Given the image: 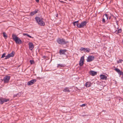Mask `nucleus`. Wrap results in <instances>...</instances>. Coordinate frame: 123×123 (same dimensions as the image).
<instances>
[{"instance_id": "nucleus-12", "label": "nucleus", "mask_w": 123, "mask_h": 123, "mask_svg": "<svg viewBox=\"0 0 123 123\" xmlns=\"http://www.w3.org/2000/svg\"><path fill=\"white\" fill-rule=\"evenodd\" d=\"M29 49L32 50L34 48V46L33 43L31 42H29L28 43Z\"/></svg>"}, {"instance_id": "nucleus-36", "label": "nucleus", "mask_w": 123, "mask_h": 123, "mask_svg": "<svg viewBox=\"0 0 123 123\" xmlns=\"http://www.w3.org/2000/svg\"><path fill=\"white\" fill-rule=\"evenodd\" d=\"M115 69H118V68H116Z\"/></svg>"}, {"instance_id": "nucleus-15", "label": "nucleus", "mask_w": 123, "mask_h": 123, "mask_svg": "<svg viewBox=\"0 0 123 123\" xmlns=\"http://www.w3.org/2000/svg\"><path fill=\"white\" fill-rule=\"evenodd\" d=\"M100 77L101 79L103 80H106L107 79V76L103 74L101 75Z\"/></svg>"}, {"instance_id": "nucleus-16", "label": "nucleus", "mask_w": 123, "mask_h": 123, "mask_svg": "<svg viewBox=\"0 0 123 123\" xmlns=\"http://www.w3.org/2000/svg\"><path fill=\"white\" fill-rule=\"evenodd\" d=\"M92 84L90 82H87L85 84V86L86 87H89L91 86V85Z\"/></svg>"}, {"instance_id": "nucleus-3", "label": "nucleus", "mask_w": 123, "mask_h": 123, "mask_svg": "<svg viewBox=\"0 0 123 123\" xmlns=\"http://www.w3.org/2000/svg\"><path fill=\"white\" fill-rule=\"evenodd\" d=\"M35 19L38 24L42 26H44L45 25V23L39 17H37L35 18Z\"/></svg>"}, {"instance_id": "nucleus-23", "label": "nucleus", "mask_w": 123, "mask_h": 123, "mask_svg": "<svg viewBox=\"0 0 123 123\" xmlns=\"http://www.w3.org/2000/svg\"><path fill=\"white\" fill-rule=\"evenodd\" d=\"M23 35L24 36H27L28 37H30V38H33V37H32L31 36H30L29 35L27 34V33H23Z\"/></svg>"}, {"instance_id": "nucleus-13", "label": "nucleus", "mask_w": 123, "mask_h": 123, "mask_svg": "<svg viewBox=\"0 0 123 123\" xmlns=\"http://www.w3.org/2000/svg\"><path fill=\"white\" fill-rule=\"evenodd\" d=\"M67 50H66L65 49L63 50L60 49L59 51V53L60 55H64Z\"/></svg>"}, {"instance_id": "nucleus-9", "label": "nucleus", "mask_w": 123, "mask_h": 123, "mask_svg": "<svg viewBox=\"0 0 123 123\" xmlns=\"http://www.w3.org/2000/svg\"><path fill=\"white\" fill-rule=\"evenodd\" d=\"M36 81V79H33L29 81L27 83V85L28 86H30L34 84Z\"/></svg>"}, {"instance_id": "nucleus-30", "label": "nucleus", "mask_w": 123, "mask_h": 123, "mask_svg": "<svg viewBox=\"0 0 123 123\" xmlns=\"http://www.w3.org/2000/svg\"><path fill=\"white\" fill-rule=\"evenodd\" d=\"M122 31V30L121 29H119L118 30V33H120Z\"/></svg>"}, {"instance_id": "nucleus-11", "label": "nucleus", "mask_w": 123, "mask_h": 123, "mask_svg": "<svg viewBox=\"0 0 123 123\" xmlns=\"http://www.w3.org/2000/svg\"><path fill=\"white\" fill-rule=\"evenodd\" d=\"M108 16L107 14H106L103 16L102 21L105 23L106 20L108 19Z\"/></svg>"}, {"instance_id": "nucleus-35", "label": "nucleus", "mask_w": 123, "mask_h": 123, "mask_svg": "<svg viewBox=\"0 0 123 123\" xmlns=\"http://www.w3.org/2000/svg\"><path fill=\"white\" fill-rule=\"evenodd\" d=\"M58 16V14H56V17H57V16Z\"/></svg>"}, {"instance_id": "nucleus-34", "label": "nucleus", "mask_w": 123, "mask_h": 123, "mask_svg": "<svg viewBox=\"0 0 123 123\" xmlns=\"http://www.w3.org/2000/svg\"><path fill=\"white\" fill-rule=\"evenodd\" d=\"M111 18V16H110V17H109V19H110Z\"/></svg>"}, {"instance_id": "nucleus-8", "label": "nucleus", "mask_w": 123, "mask_h": 123, "mask_svg": "<svg viewBox=\"0 0 123 123\" xmlns=\"http://www.w3.org/2000/svg\"><path fill=\"white\" fill-rule=\"evenodd\" d=\"M10 78V76H5L3 80L4 81V83H8L9 81Z\"/></svg>"}, {"instance_id": "nucleus-32", "label": "nucleus", "mask_w": 123, "mask_h": 123, "mask_svg": "<svg viewBox=\"0 0 123 123\" xmlns=\"http://www.w3.org/2000/svg\"><path fill=\"white\" fill-rule=\"evenodd\" d=\"M18 97V96H16V94L14 95L13 96V97Z\"/></svg>"}, {"instance_id": "nucleus-26", "label": "nucleus", "mask_w": 123, "mask_h": 123, "mask_svg": "<svg viewBox=\"0 0 123 123\" xmlns=\"http://www.w3.org/2000/svg\"><path fill=\"white\" fill-rule=\"evenodd\" d=\"M6 53H4L1 56V58H4L5 57H6Z\"/></svg>"}, {"instance_id": "nucleus-7", "label": "nucleus", "mask_w": 123, "mask_h": 123, "mask_svg": "<svg viewBox=\"0 0 123 123\" xmlns=\"http://www.w3.org/2000/svg\"><path fill=\"white\" fill-rule=\"evenodd\" d=\"M15 53L13 51H12L11 53L8 54L6 56L5 58V59H7L11 57H13Z\"/></svg>"}, {"instance_id": "nucleus-20", "label": "nucleus", "mask_w": 123, "mask_h": 123, "mask_svg": "<svg viewBox=\"0 0 123 123\" xmlns=\"http://www.w3.org/2000/svg\"><path fill=\"white\" fill-rule=\"evenodd\" d=\"M79 23V21H75L73 22V24L75 26L76 25L77 27V25H79V24H78Z\"/></svg>"}, {"instance_id": "nucleus-14", "label": "nucleus", "mask_w": 123, "mask_h": 123, "mask_svg": "<svg viewBox=\"0 0 123 123\" xmlns=\"http://www.w3.org/2000/svg\"><path fill=\"white\" fill-rule=\"evenodd\" d=\"M89 73L91 75L93 76L97 75V73L96 72L93 71H91L89 72Z\"/></svg>"}, {"instance_id": "nucleus-28", "label": "nucleus", "mask_w": 123, "mask_h": 123, "mask_svg": "<svg viewBox=\"0 0 123 123\" xmlns=\"http://www.w3.org/2000/svg\"><path fill=\"white\" fill-rule=\"evenodd\" d=\"M30 62L31 64H34V62L33 60H30Z\"/></svg>"}, {"instance_id": "nucleus-27", "label": "nucleus", "mask_w": 123, "mask_h": 123, "mask_svg": "<svg viewBox=\"0 0 123 123\" xmlns=\"http://www.w3.org/2000/svg\"><path fill=\"white\" fill-rule=\"evenodd\" d=\"M22 95V93L21 92H19L18 94H16V96H18V97L21 96Z\"/></svg>"}, {"instance_id": "nucleus-5", "label": "nucleus", "mask_w": 123, "mask_h": 123, "mask_svg": "<svg viewBox=\"0 0 123 123\" xmlns=\"http://www.w3.org/2000/svg\"><path fill=\"white\" fill-rule=\"evenodd\" d=\"M84 60V56H82L81 57L79 62V64L80 66H81L83 65Z\"/></svg>"}, {"instance_id": "nucleus-29", "label": "nucleus", "mask_w": 123, "mask_h": 123, "mask_svg": "<svg viewBox=\"0 0 123 123\" xmlns=\"http://www.w3.org/2000/svg\"><path fill=\"white\" fill-rule=\"evenodd\" d=\"M85 48L82 47L80 48V49L81 51H83L85 52Z\"/></svg>"}, {"instance_id": "nucleus-1", "label": "nucleus", "mask_w": 123, "mask_h": 123, "mask_svg": "<svg viewBox=\"0 0 123 123\" xmlns=\"http://www.w3.org/2000/svg\"><path fill=\"white\" fill-rule=\"evenodd\" d=\"M12 37L13 39L15 41L16 43L17 44H21L22 43V41L16 35L12 34Z\"/></svg>"}, {"instance_id": "nucleus-24", "label": "nucleus", "mask_w": 123, "mask_h": 123, "mask_svg": "<svg viewBox=\"0 0 123 123\" xmlns=\"http://www.w3.org/2000/svg\"><path fill=\"white\" fill-rule=\"evenodd\" d=\"M3 34L4 37L5 39H6L7 38V36L6 35V34L4 32L3 33Z\"/></svg>"}, {"instance_id": "nucleus-18", "label": "nucleus", "mask_w": 123, "mask_h": 123, "mask_svg": "<svg viewBox=\"0 0 123 123\" xmlns=\"http://www.w3.org/2000/svg\"><path fill=\"white\" fill-rule=\"evenodd\" d=\"M63 92H70V91L69 89L68 88L66 87L63 89Z\"/></svg>"}, {"instance_id": "nucleus-22", "label": "nucleus", "mask_w": 123, "mask_h": 123, "mask_svg": "<svg viewBox=\"0 0 123 123\" xmlns=\"http://www.w3.org/2000/svg\"><path fill=\"white\" fill-rule=\"evenodd\" d=\"M91 50L90 49L88 48H86L85 49V52H86L87 53L89 52Z\"/></svg>"}, {"instance_id": "nucleus-31", "label": "nucleus", "mask_w": 123, "mask_h": 123, "mask_svg": "<svg viewBox=\"0 0 123 123\" xmlns=\"http://www.w3.org/2000/svg\"><path fill=\"white\" fill-rule=\"evenodd\" d=\"M86 104H83L80 105V106L82 107H83L86 106Z\"/></svg>"}, {"instance_id": "nucleus-37", "label": "nucleus", "mask_w": 123, "mask_h": 123, "mask_svg": "<svg viewBox=\"0 0 123 123\" xmlns=\"http://www.w3.org/2000/svg\"><path fill=\"white\" fill-rule=\"evenodd\" d=\"M43 57H45V56H43Z\"/></svg>"}, {"instance_id": "nucleus-25", "label": "nucleus", "mask_w": 123, "mask_h": 123, "mask_svg": "<svg viewBox=\"0 0 123 123\" xmlns=\"http://www.w3.org/2000/svg\"><path fill=\"white\" fill-rule=\"evenodd\" d=\"M123 60H122L121 59H119V60L117 61V63H119L122 62Z\"/></svg>"}, {"instance_id": "nucleus-10", "label": "nucleus", "mask_w": 123, "mask_h": 123, "mask_svg": "<svg viewBox=\"0 0 123 123\" xmlns=\"http://www.w3.org/2000/svg\"><path fill=\"white\" fill-rule=\"evenodd\" d=\"M9 100V99H6L3 98H0V104H2L4 103L7 102Z\"/></svg>"}, {"instance_id": "nucleus-19", "label": "nucleus", "mask_w": 123, "mask_h": 123, "mask_svg": "<svg viewBox=\"0 0 123 123\" xmlns=\"http://www.w3.org/2000/svg\"><path fill=\"white\" fill-rule=\"evenodd\" d=\"M64 67V66L63 64H58L57 67L58 68H62V67Z\"/></svg>"}, {"instance_id": "nucleus-4", "label": "nucleus", "mask_w": 123, "mask_h": 123, "mask_svg": "<svg viewBox=\"0 0 123 123\" xmlns=\"http://www.w3.org/2000/svg\"><path fill=\"white\" fill-rule=\"evenodd\" d=\"M87 22L86 21L82 22L81 23L77 25V27L79 28H83L86 26L87 24Z\"/></svg>"}, {"instance_id": "nucleus-2", "label": "nucleus", "mask_w": 123, "mask_h": 123, "mask_svg": "<svg viewBox=\"0 0 123 123\" xmlns=\"http://www.w3.org/2000/svg\"><path fill=\"white\" fill-rule=\"evenodd\" d=\"M56 41L58 44L61 45L66 44L68 43V41H66L64 39L59 38L57 39Z\"/></svg>"}, {"instance_id": "nucleus-17", "label": "nucleus", "mask_w": 123, "mask_h": 123, "mask_svg": "<svg viewBox=\"0 0 123 123\" xmlns=\"http://www.w3.org/2000/svg\"><path fill=\"white\" fill-rule=\"evenodd\" d=\"M120 75H123V72L120 71V70H115Z\"/></svg>"}, {"instance_id": "nucleus-33", "label": "nucleus", "mask_w": 123, "mask_h": 123, "mask_svg": "<svg viewBox=\"0 0 123 123\" xmlns=\"http://www.w3.org/2000/svg\"><path fill=\"white\" fill-rule=\"evenodd\" d=\"M35 1H36V2H37V3L39 1V0H35Z\"/></svg>"}, {"instance_id": "nucleus-6", "label": "nucleus", "mask_w": 123, "mask_h": 123, "mask_svg": "<svg viewBox=\"0 0 123 123\" xmlns=\"http://www.w3.org/2000/svg\"><path fill=\"white\" fill-rule=\"evenodd\" d=\"M94 59V57L93 55H89L87 57L86 61L87 62H90L93 60Z\"/></svg>"}, {"instance_id": "nucleus-21", "label": "nucleus", "mask_w": 123, "mask_h": 123, "mask_svg": "<svg viewBox=\"0 0 123 123\" xmlns=\"http://www.w3.org/2000/svg\"><path fill=\"white\" fill-rule=\"evenodd\" d=\"M37 12L36 11H35L33 12H31L30 13V15L31 16H32L34 14L36 13Z\"/></svg>"}]
</instances>
